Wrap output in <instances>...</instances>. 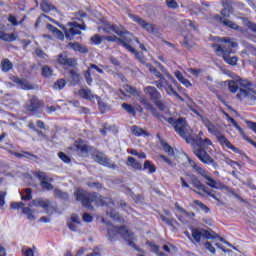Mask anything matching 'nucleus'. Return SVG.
Listing matches in <instances>:
<instances>
[{"label":"nucleus","mask_w":256,"mask_h":256,"mask_svg":"<svg viewBox=\"0 0 256 256\" xmlns=\"http://www.w3.org/2000/svg\"><path fill=\"white\" fill-rule=\"evenodd\" d=\"M7 197L6 191H0V207H3L5 205V198Z\"/></svg>","instance_id":"nucleus-57"},{"label":"nucleus","mask_w":256,"mask_h":256,"mask_svg":"<svg viewBox=\"0 0 256 256\" xmlns=\"http://www.w3.org/2000/svg\"><path fill=\"white\" fill-rule=\"evenodd\" d=\"M39 109H41V102L35 96H32L25 104V111L32 113V115H37Z\"/></svg>","instance_id":"nucleus-11"},{"label":"nucleus","mask_w":256,"mask_h":256,"mask_svg":"<svg viewBox=\"0 0 256 256\" xmlns=\"http://www.w3.org/2000/svg\"><path fill=\"white\" fill-rule=\"evenodd\" d=\"M75 197L77 201H81L82 205L89 209H93V206H91L90 203H97L100 201L102 205H106L108 207L106 210V215H108V217H111L114 221H121L119 213L115 212V209H113V207H115V203L111 198H99L97 193H87L83 190H77L75 192Z\"/></svg>","instance_id":"nucleus-2"},{"label":"nucleus","mask_w":256,"mask_h":256,"mask_svg":"<svg viewBox=\"0 0 256 256\" xmlns=\"http://www.w3.org/2000/svg\"><path fill=\"white\" fill-rule=\"evenodd\" d=\"M205 247L208 251H210V253L215 254V247H213V244H211V242H206L205 243Z\"/></svg>","instance_id":"nucleus-62"},{"label":"nucleus","mask_w":256,"mask_h":256,"mask_svg":"<svg viewBox=\"0 0 256 256\" xmlns=\"http://www.w3.org/2000/svg\"><path fill=\"white\" fill-rule=\"evenodd\" d=\"M205 127L208 129L209 133H217V127H215V125H213V123H211V121H209V119L204 118L202 119Z\"/></svg>","instance_id":"nucleus-35"},{"label":"nucleus","mask_w":256,"mask_h":256,"mask_svg":"<svg viewBox=\"0 0 256 256\" xmlns=\"http://www.w3.org/2000/svg\"><path fill=\"white\" fill-rule=\"evenodd\" d=\"M218 43L221 44H212L216 55L222 57L225 63L228 65L235 66L237 65L238 58L237 56H231L233 49L237 47V42H233L230 38H218Z\"/></svg>","instance_id":"nucleus-3"},{"label":"nucleus","mask_w":256,"mask_h":256,"mask_svg":"<svg viewBox=\"0 0 256 256\" xmlns=\"http://www.w3.org/2000/svg\"><path fill=\"white\" fill-rule=\"evenodd\" d=\"M203 193H205L209 197H212V199H215L218 205H223V202L221 201V194H216L213 190L208 191L207 188H205V191H203Z\"/></svg>","instance_id":"nucleus-31"},{"label":"nucleus","mask_w":256,"mask_h":256,"mask_svg":"<svg viewBox=\"0 0 256 256\" xmlns=\"http://www.w3.org/2000/svg\"><path fill=\"white\" fill-rule=\"evenodd\" d=\"M35 177L39 179L40 185L43 187V189H47V191L53 190V185L49 183V181H51V178L47 176V173L43 171H37L35 172Z\"/></svg>","instance_id":"nucleus-15"},{"label":"nucleus","mask_w":256,"mask_h":256,"mask_svg":"<svg viewBox=\"0 0 256 256\" xmlns=\"http://www.w3.org/2000/svg\"><path fill=\"white\" fill-rule=\"evenodd\" d=\"M188 163L192 167V169L195 171V173H198V175H201V177H204L206 180V185L208 187H211L212 189H218L223 190L227 189L225 184L221 183V181H216L212 177H210L209 172L205 171V169L201 168L195 161L191 160V158L188 157Z\"/></svg>","instance_id":"nucleus-7"},{"label":"nucleus","mask_w":256,"mask_h":256,"mask_svg":"<svg viewBox=\"0 0 256 256\" xmlns=\"http://www.w3.org/2000/svg\"><path fill=\"white\" fill-rule=\"evenodd\" d=\"M22 213L27 216L30 221H35V215H33V210L29 207H24Z\"/></svg>","instance_id":"nucleus-39"},{"label":"nucleus","mask_w":256,"mask_h":256,"mask_svg":"<svg viewBox=\"0 0 256 256\" xmlns=\"http://www.w3.org/2000/svg\"><path fill=\"white\" fill-rule=\"evenodd\" d=\"M78 97L86 99V101H95V99H99V96L93 94V92L89 88L80 89L78 91Z\"/></svg>","instance_id":"nucleus-19"},{"label":"nucleus","mask_w":256,"mask_h":256,"mask_svg":"<svg viewBox=\"0 0 256 256\" xmlns=\"http://www.w3.org/2000/svg\"><path fill=\"white\" fill-rule=\"evenodd\" d=\"M228 88L231 93H235L238 91L236 97L239 101H245V99H249V97L253 96V84L245 79L239 80H229Z\"/></svg>","instance_id":"nucleus-4"},{"label":"nucleus","mask_w":256,"mask_h":256,"mask_svg":"<svg viewBox=\"0 0 256 256\" xmlns=\"http://www.w3.org/2000/svg\"><path fill=\"white\" fill-rule=\"evenodd\" d=\"M104 41H108L111 43H118V45H122V47H124V49H127V51H130V53H133L137 59H139V61L141 63H145V58L143 56H141V54L137 53V51L135 50V48H133L131 46V42L136 41V43H139V39L135 38V37H126L124 39L119 38L115 35L112 36H105L103 37Z\"/></svg>","instance_id":"nucleus-5"},{"label":"nucleus","mask_w":256,"mask_h":256,"mask_svg":"<svg viewBox=\"0 0 256 256\" xmlns=\"http://www.w3.org/2000/svg\"><path fill=\"white\" fill-rule=\"evenodd\" d=\"M94 161H96V163H99V165H103L104 167H115V164L112 163L111 160L107 158L103 153L94 156Z\"/></svg>","instance_id":"nucleus-21"},{"label":"nucleus","mask_w":256,"mask_h":256,"mask_svg":"<svg viewBox=\"0 0 256 256\" xmlns=\"http://www.w3.org/2000/svg\"><path fill=\"white\" fill-rule=\"evenodd\" d=\"M41 9L42 11H44L45 13H49L50 11H57V9L55 8V6L51 5L49 2L47 1H42L41 3Z\"/></svg>","instance_id":"nucleus-34"},{"label":"nucleus","mask_w":256,"mask_h":256,"mask_svg":"<svg viewBox=\"0 0 256 256\" xmlns=\"http://www.w3.org/2000/svg\"><path fill=\"white\" fill-rule=\"evenodd\" d=\"M24 251V256H35L34 252H33V249L31 248H28L26 250H23Z\"/></svg>","instance_id":"nucleus-64"},{"label":"nucleus","mask_w":256,"mask_h":256,"mask_svg":"<svg viewBox=\"0 0 256 256\" xmlns=\"http://www.w3.org/2000/svg\"><path fill=\"white\" fill-rule=\"evenodd\" d=\"M69 75L72 79V85H78L79 81H81V74L72 69L70 70Z\"/></svg>","instance_id":"nucleus-32"},{"label":"nucleus","mask_w":256,"mask_h":256,"mask_svg":"<svg viewBox=\"0 0 256 256\" xmlns=\"http://www.w3.org/2000/svg\"><path fill=\"white\" fill-rule=\"evenodd\" d=\"M166 4L170 9H177L179 7V4L175 0H166Z\"/></svg>","instance_id":"nucleus-50"},{"label":"nucleus","mask_w":256,"mask_h":256,"mask_svg":"<svg viewBox=\"0 0 256 256\" xmlns=\"http://www.w3.org/2000/svg\"><path fill=\"white\" fill-rule=\"evenodd\" d=\"M84 79L87 83V85H92L93 83V77H91V70H86V72L84 73Z\"/></svg>","instance_id":"nucleus-47"},{"label":"nucleus","mask_w":256,"mask_h":256,"mask_svg":"<svg viewBox=\"0 0 256 256\" xmlns=\"http://www.w3.org/2000/svg\"><path fill=\"white\" fill-rule=\"evenodd\" d=\"M122 109L129 113V115H136L135 108L127 103L122 104Z\"/></svg>","instance_id":"nucleus-43"},{"label":"nucleus","mask_w":256,"mask_h":256,"mask_svg":"<svg viewBox=\"0 0 256 256\" xmlns=\"http://www.w3.org/2000/svg\"><path fill=\"white\" fill-rule=\"evenodd\" d=\"M29 207H42V209H48L49 208V200H33L30 204Z\"/></svg>","instance_id":"nucleus-26"},{"label":"nucleus","mask_w":256,"mask_h":256,"mask_svg":"<svg viewBox=\"0 0 256 256\" xmlns=\"http://www.w3.org/2000/svg\"><path fill=\"white\" fill-rule=\"evenodd\" d=\"M126 165L128 167H131L135 171H141V169H143V166L141 165V163L131 156L127 158Z\"/></svg>","instance_id":"nucleus-24"},{"label":"nucleus","mask_w":256,"mask_h":256,"mask_svg":"<svg viewBox=\"0 0 256 256\" xmlns=\"http://www.w3.org/2000/svg\"><path fill=\"white\" fill-rule=\"evenodd\" d=\"M91 41L94 42L95 45H101V36L94 35L91 37Z\"/></svg>","instance_id":"nucleus-61"},{"label":"nucleus","mask_w":256,"mask_h":256,"mask_svg":"<svg viewBox=\"0 0 256 256\" xmlns=\"http://www.w3.org/2000/svg\"><path fill=\"white\" fill-rule=\"evenodd\" d=\"M195 205H197L202 211L209 213V207H207L203 202L195 201Z\"/></svg>","instance_id":"nucleus-54"},{"label":"nucleus","mask_w":256,"mask_h":256,"mask_svg":"<svg viewBox=\"0 0 256 256\" xmlns=\"http://www.w3.org/2000/svg\"><path fill=\"white\" fill-rule=\"evenodd\" d=\"M144 169H147L149 173H155L157 171V168L149 160L144 162Z\"/></svg>","instance_id":"nucleus-42"},{"label":"nucleus","mask_w":256,"mask_h":256,"mask_svg":"<svg viewBox=\"0 0 256 256\" xmlns=\"http://www.w3.org/2000/svg\"><path fill=\"white\" fill-rule=\"evenodd\" d=\"M102 29L105 33H116V35H118L119 37H123V35L127 33V31H125V28L122 25L117 26L105 23Z\"/></svg>","instance_id":"nucleus-14"},{"label":"nucleus","mask_w":256,"mask_h":256,"mask_svg":"<svg viewBox=\"0 0 256 256\" xmlns=\"http://www.w3.org/2000/svg\"><path fill=\"white\" fill-rule=\"evenodd\" d=\"M58 157L64 162V163H70L71 159L69 158V156H67L65 153L63 152H59L58 153Z\"/></svg>","instance_id":"nucleus-52"},{"label":"nucleus","mask_w":256,"mask_h":256,"mask_svg":"<svg viewBox=\"0 0 256 256\" xmlns=\"http://www.w3.org/2000/svg\"><path fill=\"white\" fill-rule=\"evenodd\" d=\"M68 226H69V229L71 231H79V227H81V224H77V223H74V222H69Z\"/></svg>","instance_id":"nucleus-55"},{"label":"nucleus","mask_w":256,"mask_h":256,"mask_svg":"<svg viewBox=\"0 0 256 256\" xmlns=\"http://www.w3.org/2000/svg\"><path fill=\"white\" fill-rule=\"evenodd\" d=\"M73 151H77L81 157H87L89 155V150L91 147H89L85 142L83 141H76L73 146L70 147Z\"/></svg>","instance_id":"nucleus-16"},{"label":"nucleus","mask_w":256,"mask_h":256,"mask_svg":"<svg viewBox=\"0 0 256 256\" xmlns=\"http://www.w3.org/2000/svg\"><path fill=\"white\" fill-rule=\"evenodd\" d=\"M97 102H98V107L101 111V113H105V111H107V106L105 103H103V101H101V98L98 97L97 99Z\"/></svg>","instance_id":"nucleus-51"},{"label":"nucleus","mask_w":256,"mask_h":256,"mask_svg":"<svg viewBox=\"0 0 256 256\" xmlns=\"http://www.w3.org/2000/svg\"><path fill=\"white\" fill-rule=\"evenodd\" d=\"M19 36L15 33H7L5 31L0 30V40L5 41L6 43H13V41H17Z\"/></svg>","instance_id":"nucleus-22"},{"label":"nucleus","mask_w":256,"mask_h":256,"mask_svg":"<svg viewBox=\"0 0 256 256\" xmlns=\"http://www.w3.org/2000/svg\"><path fill=\"white\" fill-rule=\"evenodd\" d=\"M82 219L85 221V223H91V221H93V216H91L89 213H84Z\"/></svg>","instance_id":"nucleus-59"},{"label":"nucleus","mask_w":256,"mask_h":256,"mask_svg":"<svg viewBox=\"0 0 256 256\" xmlns=\"http://www.w3.org/2000/svg\"><path fill=\"white\" fill-rule=\"evenodd\" d=\"M10 79L11 81H13V83H16L17 85H19L21 89H24V91H30L31 89H34L33 85H31L29 81L25 79H20L17 76H10Z\"/></svg>","instance_id":"nucleus-20"},{"label":"nucleus","mask_w":256,"mask_h":256,"mask_svg":"<svg viewBox=\"0 0 256 256\" xmlns=\"http://www.w3.org/2000/svg\"><path fill=\"white\" fill-rule=\"evenodd\" d=\"M25 207V203L23 202H13L11 203V209H21Z\"/></svg>","instance_id":"nucleus-56"},{"label":"nucleus","mask_w":256,"mask_h":256,"mask_svg":"<svg viewBox=\"0 0 256 256\" xmlns=\"http://www.w3.org/2000/svg\"><path fill=\"white\" fill-rule=\"evenodd\" d=\"M220 23H222V25H225L226 27H229L230 29H234L235 31L239 29V25L225 18H220Z\"/></svg>","instance_id":"nucleus-33"},{"label":"nucleus","mask_w":256,"mask_h":256,"mask_svg":"<svg viewBox=\"0 0 256 256\" xmlns=\"http://www.w3.org/2000/svg\"><path fill=\"white\" fill-rule=\"evenodd\" d=\"M162 147H163L165 153H167L170 157L175 156V150H173V148L169 144L162 143Z\"/></svg>","instance_id":"nucleus-41"},{"label":"nucleus","mask_w":256,"mask_h":256,"mask_svg":"<svg viewBox=\"0 0 256 256\" xmlns=\"http://www.w3.org/2000/svg\"><path fill=\"white\" fill-rule=\"evenodd\" d=\"M175 77L178 79V81H180V83H182V85H184L185 87H191V82L189 80H187L183 74L181 73V71H176L174 73Z\"/></svg>","instance_id":"nucleus-30"},{"label":"nucleus","mask_w":256,"mask_h":256,"mask_svg":"<svg viewBox=\"0 0 256 256\" xmlns=\"http://www.w3.org/2000/svg\"><path fill=\"white\" fill-rule=\"evenodd\" d=\"M15 157H18L19 159L25 157L26 159H37V156L34 154H31L30 152H25L23 151L22 153L15 152L14 153Z\"/></svg>","instance_id":"nucleus-36"},{"label":"nucleus","mask_w":256,"mask_h":256,"mask_svg":"<svg viewBox=\"0 0 256 256\" xmlns=\"http://www.w3.org/2000/svg\"><path fill=\"white\" fill-rule=\"evenodd\" d=\"M194 245H199L202 239H215V232H209L205 229L193 228L192 237H189Z\"/></svg>","instance_id":"nucleus-8"},{"label":"nucleus","mask_w":256,"mask_h":256,"mask_svg":"<svg viewBox=\"0 0 256 256\" xmlns=\"http://www.w3.org/2000/svg\"><path fill=\"white\" fill-rule=\"evenodd\" d=\"M132 133L137 137H141L142 135L149 136V133H147L142 128H139L138 126H132Z\"/></svg>","instance_id":"nucleus-38"},{"label":"nucleus","mask_w":256,"mask_h":256,"mask_svg":"<svg viewBox=\"0 0 256 256\" xmlns=\"http://www.w3.org/2000/svg\"><path fill=\"white\" fill-rule=\"evenodd\" d=\"M188 177L190 178V183L193 185V187H195V189L202 192L205 191L207 187L201 183V180L197 178V176L188 175Z\"/></svg>","instance_id":"nucleus-23"},{"label":"nucleus","mask_w":256,"mask_h":256,"mask_svg":"<svg viewBox=\"0 0 256 256\" xmlns=\"http://www.w3.org/2000/svg\"><path fill=\"white\" fill-rule=\"evenodd\" d=\"M138 101L145 107V109H147L148 111H151V114L153 115V117H156V119H159V121H163V119H165V116L160 115L159 111L153 108V105L149 103V100H147V98L140 96Z\"/></svg>","instance_id":"nucleus-13"},{"label":"nucleus","mask_w":256,"mask_h":256,"mask_svg":"<svg viewBox=\"0 0 256 256\" xmlns=\"http://www.w3.org/2000/svg\"><path fill=\"white\" fill-rule=\"evenodd\" d=\"M120 92L122 93V95H124V97H132V95H138L137 89L129 85H124L122 89H120Z\"/></svg>","instance_id":"nucleus-25"},{"label":"nucleus","mask_w":256,"mask_h":256,"mask_svg":"<svg viewBox=\"0 0 256 256\" xmlns=\"http://www.w3.org/2000/svg\"><path fill=\"white\" fill-rule=\"evenodd\" d=\"M247 125H248L249 129H252V131H254V133H256V122L248 121Z\"/></svg>","instance_id":"nucleus-63"},{"label":"nucleus","mask_w":256,"mask_h":256,"mask_svg":"<svg viewBox=\"0 0 256 256\" xmlns=\"http://www.w3.org/2000/svg\"><path fill=\"white\" fill-rule=\"evenodd\" d=\"M69 47H71V49H74V51H79L80 53H87V48H83V46H81V44L74 42V43H69Z\"/></svg>","instance_id":"nucleus-37"},{"label":"nucleus","mask_w":256,"mask_h":256,"mask_svg":"<svg viewBox=\"0 0 256 256\" xmlns=\"http://www.w3.org/2000/svg\"><path fill=\"white\" fill-rule=\"evenodd\" d=\"M231 13H233V8L232 7L224 8L221 11V14L223 15V17H229L231 15Z\"/></svg>","instance_id":"nucleus-53"},{"label":"nucleus","mask_w":256,"mask_h":256,"mask_svg":"<svg viewBox=\"0 0 256 256\" xmlns=\"http://www.w3.org/2000/svg\"><path fill=\"white\" fill-rule=\"evenodd\" d=\"M65 85H67V81H65V79H58L54 83V89H57L58 91H61V89L65 88Z\"/></svg>","instance_id":"nucleus-40"},{"label":"nucleus","mask_w":256,"mask_h":256,"mask_svg":"<svg viewBox=\"0 0 256 256\" xmlns=\"http://www.w3.org/2000/svg\"><path fill=\"white\" fill-rule=\"evenodd\" d=\"M246 50L244 53H249L250 55H256V48L253 47V45L246 43L245 44Z\"/></svg>","instance_id":"nucleus-49"},{"label":"nucleus","mask_w":256,"mask_h":256,"mask_svg":"<svg viewBox=\"0 0 256 256\" xmlns=\"http://www.w3.org/2000/svg\"><path fill=\"white\" fill-rule=\"evenodd\" d=\"M69 29L65 30V37L69 41L73 39L74 35H81V30H85V25L78 24L77 22L68 23Z\"/></svg>","instance_id":"nucleus-10"},{"label":"nucleus","mask_w":256,"mask_h":256,"mask_svg":"<svg viewBox=\"0 0 256 256\" xmlns=\"http://www.w3.org/2000/svg\"><path fill=\"white\" fill-rule=\"evenodd\" d=\"M57 61L59 65H66L68 67H77V59L69 58V56H67V53L59 54Z\"/></svg>","instance_id":"nucleus-17"},{"label":"nucleus","mask_w":256,"mask_h":256,"mask_svg":"<svg viewBox=\"0 0 256 256\" xmlns=\"http://www.w3.org/2000/svg\"><path fill=\"white\" fill-rule=\"evenodd\" d=\"M153 103H155L156 107H158L160 111H167V104L162 102L161 99H158Z\"/></svg>","instance_id":"nucleus-48"},{"label":"nucleus","mask_w":256,"mask_h":256,"mask_svg":"<svg viewBox=\"0 0 256 256\" xmlns=\"http://www.w3.org/2000/svg\"><path fill=\"white\" fill-rule=\"evenodd\" d=\"M8 21L9 23H11L12 25H14V27H17V25H19V22H17V17L10 15L8 17Z\"/></svg>","instance_id":"nucleus-60"},{"label":"nucleus","mask_w":256,"mask_h":256,"mask_svg":"<svg viewBox=\"0 0 256 256\" xmlns=\"http://www.w3.org/2000/svg\"><path fill=\"white\" fill-rule=\"evenodd\" d=\"M70 223H76L78 225H81V219L76 214H72L70 218Z\"/></svg>","instance_id":"nucleus-58"},{"label":"nucleus","mask_w":256,"mask_h":256,"mask_svg":"<svg viewBox=\"0 0 256 256\" xmlns=\"http://www.w3.org/2000/svg\"><path fill=\"white\" fill-rule=\"evenodd\" d=\"M218 141L221 145H224V147H227L228 149H232V151H235V152L238 151L237 148L233 146V144H231V142H229V140H227L224 135L218 136Z\"/></svg>","instance_id":"nucleus-27"},{"label":"nucleus","mask_w":256,"mask_h":256,"mask_svg":"<svg viewBox=\"0 0 256 256\" xmlns=\"http://www.w3.org/2000/svg\"><path fill=\"white\" fill-rule=\"evenodd\" d=\"M46 27L48 31H51V33H54V35H56V37H58L60 41H63V39H65V35L63 34V32H61V30L57 29V27L51 24H47Z\"/></svg>","instance_id":"nucleus-29"},{"label":"nucleus","mask_w":256,"mask_h":256,"mask_svg":"<svg viewBox=\"0 0 256 256\" xmlns=\"http://www.w3.org/2000/svg\"><path fill=\"white\" fill-rule=\"evenodd\" d=\"M0 69L3 73H9V71L13 69V63H11L9 59H3L0 64Z\"/></svg>","instance_id":"nucleus-28"},{"label":"nucleus","mask_w":256,"mask_h":256,"mask_svg":"<svg viewBox=\"0 0 256 256\" xmlns=\"http://www.w3.org/2000/svg\"><path fill=\"white\" fill-rule=\"evenodd\" d=\"M132 21H135L139 27L147 31V33H155V25L148 23L145 19L137 16V15H130Z\"/></svg>","instance_id":"nucleus-12"},{"label":"nucleus","mask_w":256,"mask_h":256,"mask_svg":"<svg viewBox=\"0 0 256 256\" xmlns=\"http://www.w3.org/2000/svg\"><path fill=\"white\" fill-rule=\"evenodd\" d=\"M154 85H156V87L158 89H160V91H166L167 95H171L173 97H181L179 96V93H177V91H175V88H173V85L169 84V82L165 79V78H161L158 81L154 82Z\"/></svg>","instance_id":"nucleus-9"},{"label":"nucleus","mask_w":256,"mask_h":256,"mask_svg":"<svg viewBox=\"0 0 256 256\" xmlns=\"http://www.w3.org/2000/svg\"><path fill=\"white\" fill-rule=\"evenodd\" d=\"M31 193H32L31 188H26L25 189L26 195H22L21 197L22 201H31V199H33V195Z\"/></svg>","instance_id":"nucleus-46"},{"label":"nucleus","mask_w":256,"mask_h":256,"mask_svg":"<svg viewBox=\"0 0 256 256\" xmlns=\"http://www.w3.org/2000/svg\"><path fill=\"white\" fill-rule=\"evenodd\" d=\"M144 93L149 97L152 103L156 102L158 99H161V93L157 91V88L153 86H147L144 88Z\"/></svg>","instance_id":"nucleus-18"},{"label":"nucleus","mask_w":256,"mask_h":256,"mask_svg":"<svg viewBox=\"0 0 256 256\" xmlns=\"http://www.w3.org/2000/svg\"><path fill=\"white\" fill-rule=\"evenodd\" d=\"M160 121H168L170 125H173L176 133H178L182 139H185L186 143H192L193 153L196 155L199 161L205 165H213V158L207 154V151H211L210 147L213 145V142H211L209 138L203 139L201 137L203 132H199V135L194 138L192 136L193 130H191V127H189L187 121H185L183 118L175 120L172 117H165V119Z\"/></svg>","instance_id":"nucleus-1"},{"label":"nucleus","mask_w":256,"mask_h":256,"mask_svg":"<svg viewBox=\"0 0 256 256\" xmlns=\"http://www.w3.org/2000/svg\"><path fill=\"white\" fill-rule=\"evenodd\" d=\"M43 77H53V70L49 66H44L42 68Z\"/></svg>","instance_id":"nucleus-45"},{"label":"nucleus","mask_w":256,"mask_h":256,"mask_svg":"<svg viewBox=\"0 0 256 256\" xmlns=\"http://www.w3.org/2000/svg\"><path fill=\"white\" fill-rule=\"evenodd\" d=\"M117 237H123L125 241H127L128 245L130 247H135V235L131 233L127 228L125 227H117V226H109L108 227V239L110 241H114V239H117Z\"/></svg>","instance_id":"nucleus-6"},{"label":"nucleus","mask_w":256,"mask_h":256,"mask_svg":"<svg viewBox=\"0 0 256 256\" xmlns=\"http://www.w3.org/2000/svg\"><path fill=\"white\" fill-rule=\"evenodd\" d=\"M88 69L91 71V69H95V71H97V73H100V75H103V73H105V71H103V69H105V66L103 65H95V64H90Z\"/></svg>","instance_id":"nucleus-44"}]
</instances>
